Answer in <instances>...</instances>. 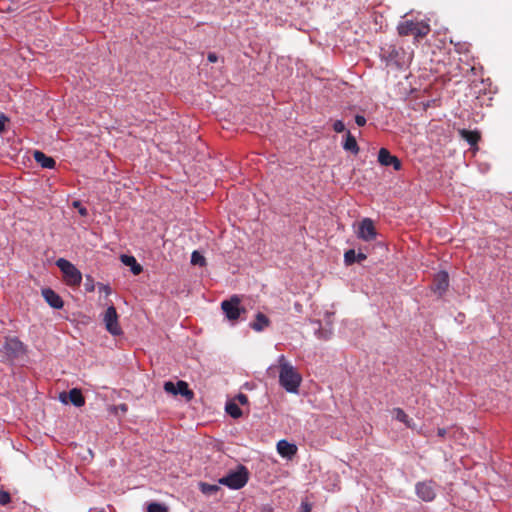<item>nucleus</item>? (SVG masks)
Segmentation results:
<instances>
[{
  "label": "nucleus",
  "instance_id": "5701e85b",
  "mask_svg": "<svg viewBox=\"0 0 512 512\" xmlns=\"http://www.w3.org/2000/svg\"><path fill=\"white\" fill-rule=\"evenodd\" d=\"M225 410L232 418H239L242 415L240 407L234 402H228Z\"/></svg>",
  "mask_w": 512,
  "mask_h": 512
},
{
  "label": "nucleus",
  "instance_id": "9b49d317",
  "mask_svg": "<svg viewBox=\"0 0 512 512\" xmlns=\"http://www.w3.org/2000/svg\"><path fill=\"white\" fill-rule=\"evenodd\" d=\"M378 162L382 166H392L394 170L399 171L402 167L401 161L392 155L386 148H381L378 152Z\"/></svg>",
  "mask_w": 512,
  "mask_h": 512
},
{
  "label": "nucleus",
  "instance_id": "39448f33",
  "mask_svg": "<svg viewBox=\"0 0 512 512\" xmlns=\"http://www.w3.org/2000/svg\"><path fill=\"white\" fill-rule=\"evenodd\" d=\"M240 304L241 299L237 295L221 302V309L229 321H237L241 314L246 312V309L241 307Z\"/></svg>",
  "mask_w": 512,
  "mask_h": 512
},
{
  "label": "nucleus",
  "instance_id": "423d86ee",
  "mask_svg": "<svg viewBox=\"0 0 512 512\" xmlns=\"http://www.w3.org/2000/svg\"><path fill=\"white\" fill-rule=\"evenodd\" d=\"M164 390L172 395L180 394L188 402L194 398V392L189 389L188 383L183 380H179L176 384L171 381L165 382Z\"/></svg>",
  "mask_w": 512,
  "mask_h": 512
},
{
  "label": "nucleus",
  "instance_id": "72a5a7b5",
  "mask_svg": "<svg viewBox=\"0 0 512 512\" xmlns=\"http://www.w3.org/2000/svg\"><path fill=\"white\" fill-rule=\"evenodd\" d=\"M7 121H8V119L5 116H3V115L0 116V134H2L4 132L5 124Z\"/></svg>",
  "mask_w": 512,
  "mask_h": 512
},
{
  "label": "nucleus",
  "instance_id": "393cba45",
  "mask_svg": "<svg viewBox=\"0 0 512 512\" xmlns=\"http://www.w3.org/2000/svg\"><path fill=\"white\" fill-rule=\"evenodd\" d=\"M191 263L193 265H199V266L203 267L206 265V259L198 251H193L192 255H191Z\"/></svg>",
  "mask_w": 512,
  "mask_h": 512
},
{
  "label": "nucleus",
  "instance_id": "c756f323",
  "mask_svg": "<svg viewBox=\"0 0 512 512\" xmlns=\"http://www.w3.org/2000/svg\"><path fill=\"white\" fill-rule=\"evenodd\" d=\"M276 448H297V446L282 439L277 442Z\"/></svg>",
  "mask_w": 512,
  "mask_h": 512
},
{
  "label": "nucleus",
  "instance_id": "c85d7f7f",
  "mask_svg": "<svg viewBox=\"0 0 512 512\" xmlns=\"http://www.w3.org/2000/svg\"><path fill=\"white\" fill-rule=\"evenodd\" d=\"M97 287H98L99 293H104L106 296H109L112 292L111 288L106 284L98 283Z\"/></svg>",
  "mask_w": 512,
  "mask_h": 512
},
{
  "label": "nucleus",
  "instance_id": "4468645a",
  "mask_svg": "<svg viewBox=\"0 0 512 512\" xmlns=\"http://www.w3.org/2000/svg\"><path fill=\"white\" fill-rule=\"evenodd\" d=\"M67 397L69 401L76 407H82L85 404V398L81 390L78 388L71 389L67 395L65 393L60 394V399L65 404L68 402Z\"/></svg>",
  "mask_w": 512,
  "mask_h": 512
},
{
  "label": "nucleus",
  "instance_id": "f704fd0d",
  "mask_svg": "<svg viewBox=\"0 0 512 512\" xmlns=\"http://www.w3.org/2000/svg\"><path fill=\"white\" fill-rule=\"evenodd\" d=\"M237 399L241 404H246L248 402V397L245 394H239Z\"/></svg>",
  "mask_w": 512,
  "mask_h": 512
},
{
  "label": "nucleus",
  "instance_id": "58836bf2",
  "mask_svg": "<svg viewBox=\"0 0 512 512\" xmlns=\"http://www.w3.org/2000/svg\"><path fill=\"white\" fill-rule=\"evenodd\" d=\"M87 290H90V291H92V290H93V286H91V285H88V288H87Z\"/></svg>",
  "mask_w": 512,
  "mask_h": 512
},
{
  "label": "nucleus",
  "instance_id": "f257e3e1",
  "mask_svg": "<svg viewBox=\"0 0 512 512\" xmlns=\"http://www.w3.org/2000/svg\"><path fill=\"white\" fill-rule=\"evenodd\" d=\"M279 383L289 393H297L302 382V376L289 363L284 355L278 358Z\"/></svg>",
  "mask_w": 512,
  "mask_h": 512
},
{
  "label": "nucleus",
  "instance_id": "6e6552de",
  "mask_svg": "<svg viewBox=\"0 0 512 512\" xmlns=\"http://www.w3.org/2000/svg\"><path fill=\"white\" fill-rule=\"evenodd\" d=\"M376 229L370 218H365L359 224L357 236L364 241H372L376 238Z\"/></svg>",
  "mask_w": 512,
  "mask_h": 512
},
{
  "label": "nucleus",
  "instance_id": "cd10ccee",
  "mask_svg": "<svg viewBox=\"0 0 512 512\" xmlns=\"http://www.w3.org/2000/svg\"><path fill=\"white\" fill-rule=\"evenodd\" d=\"M333 129L337 133H342L345 131V124L341 120H336L333 124Z\"/></svg>",
  "mask_w": 512,
  "mask_h": 512
},
{
  "label": "nucleus",
  "instance_id": "4be33fe9",
  "mask_svg": "<svg viewBox=\"0 0 512 512\" xmlns=\"http://www.w3.org/2000/svg\"><path fill=\"white\" fill-rule=\"evenodd\" d=\"M393 416L396 420L404 423L408 428H414L412 419L409 418V416L405 413V411L402 408H394Z\"/></svg>",
  "mask_w": 512,
  "mask_h": 512
},
{
  "label": "nucleus",
  "instance_id": "f8f14e48",
  "mask_svg": "<svg viewBox=\"0 0 512 512\" xmlns=\"http://www.w3.org/2000/svg\"><path fill=\"white\" fill-rule=\"evenodd\" d=\"M400 51L394 45H386L381 48V57L387 62V65L400 66Z\"/></svg>",
  "mask_w": 512,
  "mask_h": 512
},
{
  "label": "nucleus",
  "instance_id": "a211bd4d",
  "mask_svg": "<svg viewBox=\"0 0 512 512\" xmlns=\"http://www.w3.org/2000/svg\"><path fill=\"white\" fill-rule=\"evenodd\" d=\"M269 325H270L269 318L261 312H258L256 314L255 320L250 324L251 328L257 332L263 331Z\"/></svg>",
  "mask_w": 512,
  "mask_h": 512
},
{
  "label": "nucleus",
  "instance_id": "f03ea898",
  "mask_svg": "<svg viewBox=\"0 0 512 512\" xmlns=\"http://www.w3.org/2000/svg\"><path fill=\"white\" fill-rule=\"evenodd\" d=\"M401 36L412 35L415 40L419 41L430 32V26L423 21L406 20L401 22L397 27Z\"/></svg>",
  "mask_w": 512,
  "mask_h": 512
},
{
  "label": "nucleus",
  "instance_id": "ddd939ff",
  "mask_svg": "<svg viewBox=\"0 0 512 512\" xmlns=\"http://www.w3.org/2000/svg\"><path fill=\"white\" fill-rule=\"evenodd\" d=\"M42 296L46 303L54 308V309H61L64 306V302L62 298L51 288H44L41 291Z\"/></svg>",
  "mask_w": 512,
  "mask_h": 512
},
{
  "label": "nucleus",
  "instance_id": "4c0bfd02",
  "mask_svg": "<svg viewBox=\"0 0 512 512\" xmlns=\"http://www.w3.org/2000/svg\"><path fill=\"white\" fill-rule=\"evenodd\" d=\"M79 212H80L81 215H86L87 214V210L85 208H81L79 210Z\"/></svg>",
  "mask_w": 512,
  "mask_h": 512
},
{
  "label": "nucleus",
  "instance_id": "7ed1b4c3",
  "mask_svg": "<svg viewBox=\"0 0 512 512\" xmlns=\"http://www.w3.org/2000/svg\"><path fill=\"white\" fill-rule=\"evenodd\" d=\"M56 266L60 269L63 275V281L66 285L77 287L81 284L82 273L70 261L59 258L56 261Z\"/></svg>",
  "mask_w": 512,
  "mask_h": 512
},
{
  "label": "nucleus",
  "instance_id": "412c9836",
  "mask_svg": "<svg viewBox=\"0 0 512 512\" xmlns=\"http://www.w3.org/2000/svg\"><path fill=\"white\" fill-rule=\"evenodd\" d=\"M367 258V256L363 253L356 254L353 249L347 250L344 254V261L346 265H351L354 262H361L364 261Z\"/></svg>",
  "mask_w": 512,
  "mask_h": 512
},
{
  "label": "nucleus",
  "instance_id": "473e14b6",
  "mask_svg": "<svg viewBox=\"0 0 512 512\" xmlns=\"http://www.w3.org/2000/svg\"><path fill=\"white\" fill-rule=\"evenodd\" d=\"M355 122L358 126H364L366 124V118L362 115H356Z\"/></svg>",
  "mask_w": 512,
  "mask_h": 512
},
{
  "label": "nucleus",
  "instance_id": "7c9ffc66",
  "mask_svg": "<svg viewBox=\"0 0 512 512\" xmlns=\"http://www.w3.org/2000/svg\"><path fill=\"white\" fill-rule=\"evenodd\" d=\"M10 502V494L5 491H0V505H6Z\"/></svg>",
  "mask_w": 512,
  "mask_h": 512
},
{
  "label": "nucleus",
  "instance_id": "a878e982",
  "mask_svg": "<svg viewBox=\"0 0 512 512\" xmlns=\"http://www.w3.org/2000/svg\"><path fill=\"white\" fill-rule=\"evenodd\" d=\"M218 486L217 485H211V484H207V483H200V490L202 493L206 494V495H212L214 493H216L218 491Z\"/></svg>",
  "mask_w": 512,
  "mask_h": 512
},
{
  "label": "nucleus",
  "instance_id": "ea45409f",
  "mask_svg": "<svg viewBox=\"0 0 512 512\" xmlns=\"http://www.w3.org/2000/svg\"><path fill=\"white\" fill-rule=\"evenodd\" d=\"M87 290H90V291H92V290H93V286H91V285H88V288H87Z\"/></svg>",
  "mask_w": 512,
  "mask_h": 512
},
{
  "label": "nucleus",
  "instance_id": "aec40b11",
  "mask_svg": "<svg viewBox=\"0 0 512 512\" xmlns=\"http://www.w3.org/2000/svg\"><path fill=\"white\" fill-rule=\"evenodd\" d=\"M343 148L353 154H357L359 152V146L357 144L356 138L350 133V131H347L345 135Z\"/></svg>",
  "mask_w": 512,
  "mask_h": 512
},
{
  "label": "nucleus",
  "instance_id": "c9c22d12",
  "mask_svg": "<svg viewBox=\"0 0 512 512\" xmlns=\"http://www.w3.org/2000/svg\"><path fill=\"white\" fill-rule=\"evenodd\" d=\"M207 59L209 62L215 63V62H217L218 57L215 53H209Z\"/></svg>",
  "mask_w": 512,
  "mask_h": 512
},
{
  "label": "nucleus",
  "instance_id": "1a4fd4ad",
  "mask_svg": "<svg viewBox=\"0 0 512 512\" xmlns=\"http://www.w3.org/2000/svg\"><path fill=\"white\" fill-rule=\"evenodd\" d=\"M5 355L10 359L19 358L23 352V344L16 338H8L3 346Z\"/></svg>",
  "mask_w": 512,
  "mask_h": 512
},
{
  "label": "nucleus",
  "instance_id": "dca6fc26",
  "mask_svg": "<svg viewBox=\"0 0 512 512\" xmlns=\"http://www.w3.org/2000/svg\"><path fill=\"white\" fill-rule=\"evenodd\" d=\"M34 160L40 164L42 168L52 169L55 167V160L45 155L42 151L34 150Z\"/></svg>",
  "mask_w": 512,
  "mask_h": 512
},
{
  "label": "nucleus",
  "instance_id": "b1692460",
  "mask_svg": "<svg viewBox=\"0 0 512 512\" xmlns=\"http://www.w3.org/2000/svg\"><path fill=\"white\" fill-rule=\"evenodd\" d=\"M147 512H169V509L165 504L150 502L147 504Z\"/></svg>",
  "mask_w": 512,
  "mask_h": 512
},
{
  "label": "nucleus",
  "instance_id": "9d476101",
  "mask_svg": "<svg viewBox=\"0 0 512 512\" xmlns=\"http://www.w3.org/2000/svg\"><path fill=\"white\" fill-rule=\"evenodd\" d=\"M416 494L423 501H432L435 496V486L431 481L418 482L415 487Z\"/></svg>",
  "mask_w": 512,
  "mask_h": 512
},
{
  "label": "nucleus",
  "instance_id": "2f4dec72",
  "mask_svg": "<svg viewBox=\"0 0 512 512\" xmlns=\"http://www.w3.org/2000/svg\"><path fill=\"white\" fill-rule=\"evenodd\" d=\"M312 505L308 503L307 501H303L301 503L300 512H311Z\"/></svg>",
  "mask_w": 512,
  "mask_h": 512
},
{
  "label": "nucleus",
  "instance_id": "6ab92c4d",
  "mask_svg": "<svg viewBox=\"0 0 512 512\" xmlns=\"http://www.w3.org/2000/svg\"><path fill=\"white\" fill-rule=\"evenodd\" d=\"M462 139L467 141L471 146L477 145L480 140V133L478 131H470L466 129L459 130Z\"/></svg>",
  "mask_w": 512,
  "mask_h": 512
},
{
  "label": "nucleus",
  "instance_id": "0eeeda50",
  "mask_svg": "<svg viewBox=\"0 0 512 512\" xmlns=\"http://www.w3.org/2000/svg\"><path fill=\"white\" fill-rule=\"evenodd\" d=\"M104 323L107 331L114 336L122 334V329L118 323V314L114 306L107 308L104 314Z\"/></svg>",
  "mask_w": 512,
  "mask_h": 512
},
{
  "label": "nucleus",
  "instance_id": "f3484780",
  "mask_svg": "<svg viewBox=\"0 0 512 512\" xmlns=\"http://www.w3.org/2000/svg\"><path fill=\"white\" fill-rule=\"evenodd\" d=\"M120 260L124 265L131 268V272L134 275H139L143 270L142 266L137 262L134 256L123 254L120 256Z\"/></svg>",
  "mask_w": 512,
  "mask_h": 512
},
{
  "label": "nucleus",
  "instance_id": "bb28decb",
  "mask_svg": "<svg viewBox=\"0 0 512 512\" xmlns=\"http://www.w3.org/2000/svg\"><path fill=\"white\" fill-rule=\"evenodd\" d=\"M277 451L283 458H286L288 460L292 459L297 452V450H277Z\"/></svg>",
  "mask_w": 512,
  "mask_h": 512
},
{
  "label": "nucleus",
  "instance_id": "2eb2a0df",
  "mask_svg": "<svg viewBox=\"0 0 512 512\" xmlns=\"http://www.w3.org/2000/svg\"><path fill=\"white\" fill-rule=\"evenodd\" d=\"M449 286V276L445 271H440L436 274L433 281V289L440 295L443 294Z\"/></svg>",
  "mask_w": 512,
  "mask_h": 512
},
{
  "label": "nucleus",
  "instance_id": "20e7f679",
  "mask_svg": "<svg viewBox=\"0 0 512 512\" xmlns=\"http://www.w3.org/2000/svg\"><path fill=\"white\" fill-rule=\"evenodd\" d=\"M248 470L244 466H238L235 470L229 471L224 477L219 479V483L231 489H240L248 481Z\"/></svg>",
  "mask_w": 512,
  "mask_h": 512
},
{
  "label": "nucleus",
  "instance_id": "e433bc0d",
  "mask_svg": "<svg viewBox=\"0 0 512 512\" xmlns=\"http://www.w3.org/2000/svg\"><path fill=\"white\" fill-rule=\"evenodd\" d=\"M445 433H446V430L444 428L438 429V435L439 436L443 437L445 435Z\"/></svg>",
  "mask_w": 512,
  "mask_h": 512
}]
</instances>
